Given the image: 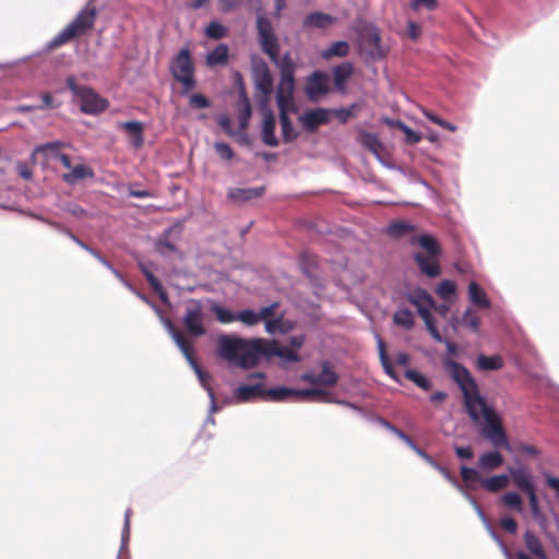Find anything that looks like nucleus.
<instances>
[{
  "label": "nucleus",
  "instance_id": "nucleus-28",
  "mask_svg": "<svg viewBox=\"0 0 559 559\" xmlns=\"http://www.w3.org/2000/svg\"><path fill=\"white\" fill-rule=\"evenodd\" d=\"M332 73L336 90L343 91L345 88L346 81L354 73V66L350 62H343L342 64L334 67Z\"/></svg>",
  "mask_w": 559,
  "mask_h": 559
},
{
  "label": "nucleus",
  "instance_id": "nucleus-4",
  "mask_svg": "<svg viewBox=\"0 0 559 559\" xmlns=\"http://www.w3.org/2000/svg\"><path fill=\"white\" fill-rule=\"evenodd\" d=\"M173 78L182 85V95H187L197 86L195 67L188 48H182L169 64Z\"/></svg>",
  "mask_w": 559,
  "mask_h": 559
},
{
  "label": "nucleus",
  "instance_id": "nucleus-21",
  "mask_svg": "<svg viewBox=\"0 0 559 559\" xmlns=\"http://www.w3.org/2000/svg\"><path fill=\"white\" fill-rule=\"evenodd\" d=\"M336 19L323 12H312L305 16L302 25L305 28L325 29L333 25Z\"/></svg>",
  "mask_w": 559,
  "mask_h": 559
},
{
  "label": "nucleus",
  "instance_id": "nucleus-11",
  "mask_svg": "<svg viewBox=\"0 0 559 559\" xmlns=\"http://www.w3.org/2000/svg\"><path fill=\"white\" fill-rule=\"evenodd\" d=\"M300 379L312 385L334 386L338 382V374L328 360L321 362V372L308 371L301 374Z\"/></svg>",
  "mask_w": 559,
  "mask_h": 559
},
{
  "label": "nucleus",
  "instance_id": "nucleus-6",
  "mask_svg": "<svg viewBox=\"0 0 559 559\" xmlns=\"http://www.w3.org/2000/svg\"><path fill=\"white\" fill-rule=\"evenodd\" d=\"M257 33L261 50L274 63L278 62L280 41L272 22L264 15L257 17Z\"/></svg>",
  "mask_w": 559,
  "mask_h": 559
},
{
  "label": "nucleus",
  "instance_id": "nucleus-30",
  "mask_svg": "<svg viewBox=\"0 0 559 559\" xmlns=\"http://www.w3.org/2000/svg\"><path fill=\"white\" fill-rule=\"evenodd\" d=\"M468 297L471 301L479 308L487 309L490 307V301L486 293L476 282L469 283Z\"/></svg>",
  "mask_w": 559,
  "mask_h": 559
},
{
  "label": "nucleus",
  "instance_id": "nucleus-27",
  "mask_svg": "<svg viewBox=\"0 0 559 559\" xmlns=\"http://www.w3.org/2000/svg\"><path fill=\"white\" fill-rule=\"evenodd\" d=\"M265 191L264 187L235 188L228 191V198L234 202H246L261 197Z\"/></svg>",
  "mask_w": 559,
  "mask_h": 559
},
{
  "label": "nucleus",
  "instance_id": "nucleus-62",
  "mask_svg": "<svg viewBox=\"0 0 559 559\" xmlns=\"http://www.w3.org/2000/svg\"><path fill=\"white\" fill-rule=\"evenodd\" d=\"M217 122L227 135H235V131L231 128V120L227 115H221L217 119Z\"/></svg>",
  "mask_w": 559,
  "mask_h": 559
},
{
  "label": "nucleus",
  "instance_id": "nucleus-2",
  "mask_svg": "<svg viewBox=\"0 0 559 559\" xmlns=\"http://www.w3.org/2000/svg\"><path fill=\"white\" fill-rule=\"evenodd\" d=\"M217 344L218 354L222 358L234 361L237 366L245 369L254 367L262 356L267 358L276 356L290 362L300 360L296 350L282 346L275 340H245L237 336L221 335Z\"/></svg>",
  "mask_w": 559,
  "mask_h": 559
},
{
  "label": "nucleus",
  "instance_id": "nucleus-60",
  "mask_svg": "<svg viewBox=\"0 0 559 559\" xmlns=\"http://www.w3.org/2000/svg\"><path fill=\"white\" fill-rule=\"evenodd\" d=\"M438 7L437 0H413L412 1V8L416 11L420 10L421 8H426L429 11H433Z\"/></svg>",
  "mask_w": 559,
  "mask_h": 559
},
{
  "label": "nucleus",
  "instance_id": "nucleus-23",
  "mask_svg": "<svg viewBox=\"0 0 559 559\" xmlns=\"http://www.w3.org/2000/svg\"><path fill=\"white\" fill-rule=\"evenodd\" d=\"M510 475L516 488L525 495L536 490L531 474L524 468H510Z\"/></svg>",
  "mask_w": 559,
  "mask_h": 559
},
{
  "label": "nucleus",
  "instance_id": "nucleus-29",
  "mask_svg": "<svg viewBox=\"0 0 559 559\" xmlns=\"http://www.w3.org/2000/svg\"><path fill=\"white\" fill-rule=\"evenodd\" d=\"M412 243H418L425 249L429 257L437 258L441 254V248L435 237L430 235H424L419 237H413Z\"/></svg>",
  "mask_w": 559,
  "mask_h": 559
},
{
  "label": "nucleus",
  "instance_id": "nucleus-56",
  "mask_svg": "<svg viewBox=\"0 0 559 559\" xmlns=\"http://www.w3.org/2000/svg\"><path fill=\"white\" fill-rule=\"evenodd\" d=\"M214 150L222 159L230 160L234 157L233 148L224 142H216Z\"/></svg>",
  "mask_w": 559,
  "mask_h": 559
},
{
  "label": "nucleus",
  "instance_id": "nucleus-52",
  "mask_svg": "<svg viewBox=\"0 0 559 559\" xmlns=\"http://www.w3.org/2000/svg\"><path fill=\"white\" fill-rule=\"evenodd\" d=\"M189 106L193 109H203L211 107V102L207 97L200 93L190 95Z\"/></svg>",
  "mask_w": 559,
  "mask_h": 559
},
{
  "label": "nucleus",
  "instance_id": "nucleus-24",
  "mask_svg": "<svg viewBox=\"0 0 559 559\" xmlns=\"http://www.w3.org/2000/svg\"><path fill=\"white\" fill-rule=\"evenodd\" d=\"M70 171L62 175V180L68 185H75L76 182L87 179V178H94L95 173L94 170L83 164H79L75 166H71L69 168Z\"/></svg>",
  "mask_w": 559,
  "mask_h": 559
},
{
  "label": "nucleus",
  "instance_id": "nucleus-10",
  "mask_svg": "<svg viewBox=\"0 0 559 559\" xmlns=\"http://www.w3.org/2000/svg\"><path fill=\"white\" fill-rule=\"evenodd\" d=\"M253 81L255 90L262 95L261 103L266 105L273 92V79L267 64L262 60L253 67Z\"/></svg>",
  "mask_w": 559,
  "mask_h": 559
},
{
  "label": "nucleus",
  "instance_id": "nucleus-5",
  "mask_svg": "<svg viewBox=\"0 0 559 559\" xmlns=\"http://www.w3.org/2000/svg\"><path fill=\"white\" fill-rule=\"evenodd\" d=\"M67 85L74 96L80 100V108L83 112L96 115L105 111L109 106L107 99L100 97L92 88L76 84L74 78L67 79Z\"/></svg>",
  "mask_w": 559,
  "mask_h": 559
},
{
  "label": "nucleus",
  "instance_id": "nucleus-36",
  "mask_svg": "<svg viewBox=\"0 0 559 559\" xmlns=\"http://www.w3.org/2000/svg\"><path fill=\"white\" fill-rule=\"evenodd\" d=\"M378 350H379V357L381 360V365L388 376H390L392 379H396L395 370L388 357L386 354V347L384 341L379 336L378 337Z\"/></svg>",
  "mask_w": 559,
  "mask_h": 559
},
{
  "label": "nucleus",
  "instance_id": "nucleus-12",
  "mask_svg": "<svg viewBox=\"0 0 559 559\" xmlns=\"http://www.w3.org/2000/svg\"><path fill=\"white\" fill-rule=\"evenodd\" d=\"M329 76L321 71H314L307 78L305 93L309 100L317 102L321 96L328 94Z\"/></svg>",
  "mask_w": 559,
  "mask_h": 559
},
{
  "label": "nucleus",
  "instance_id": "nucleus-31",
  "mask_svg": "<svg viewBox=\"0 0 559 559\" xmlns=\"http://www.w3.org/2000/svg\"><path fill=\"white\" fill-rule=\"evenodd\" d=\"M503 464V456L498 451L485 452L480 455L478 465L481 469L493 471Z\"/></svg>",
  "mask_w": 559,
  "mask_h": 559
},
{
  "label": "nucleus",
  "instance_id": "nucleus-42",
  "mask_svg": "<svg viewBox=\"0 0 559 559\" xmlns=\"http://www.w3.org/2000/svg\"><path fill=\"white\" fill-rule=\"evenodd\" d=\"M281 71V76H295L296 64L289 53H285L282 58L278 57L276 63Z\"/></svg>",
  "mask_w": 559,
  "mask_h": 559
},
{
  "label": "nucleus",
  "instance_id": "nucleus-50",
  "mask_svg": "<svg viewBox=\"0 0 559 559\" xmlns=\"http://www.w3.org/2000/svg\"><path fill=\"white\" fill-rule=\"evenodd\" d=\"M526 496L528 498V504H530V509H531L533 518L537 521L544 520V514H543L540 506H539L536 490L531 493H527Z\"/></svg>",
  "mask_w": 559,
  "mask_h": 559
},
{
  "label": "nucleus",
  "instance_id": "nucleus-46",
  "mask_svg": "<svg viewBox=\"0 0 559 559\" xmlns=\"http://www.w3.org/2000/svg\"><path fill=\"white\" fill-rule=\"evenodd\" d=\"M455 292H456V285L453 281H450V280L441 281L436 288V293L442 299H449L450 297H452L455 294Z\"/></svg>",
  "mask_w": 559,
  "mask_h": 559
},
{
  "label": "nucleus",
  "instance_id": "nucleus-22",
  "mask_svg": "<svg viewBox=\"0 0 559 559\" xmlns=\"http://www.w3.org/2000/svg\"><path fill=\"white\" fill-rule=\"evenodd\" d=\"M236 397L240 402H248L254 399H265V388L262 382L255 384H243L240 385L235 393Z\"/></svg>",
  "mask_w": 559,
  "mask_h": 559
},
{
  "label": "nucleus",
  "instance_id": "nucleus-25",
  "mask_svg": "<svg viewBox=\"0 0 559 559\" xmlns=\"http://www.w3.org/2000/svg\"><path fill=\"white\" fill-rule=\"evenodd\" d=\"M525 548L536 559H547L546 550L542 544L540 538L532 531L527 530L523 535Z\"/></svg>",
  "mask_w": 559,
  "mask_h": 559
},
{
  "label": "nucleus",
  "instance_id": "nucleus-13",
  "mask_svg": "<svg viewBox=\"0 0 559 559\" xmlns=\"http://www.w3.org/2000/svg\"><path fill=\"white\" fill-rule=\"evenodd\" d=\"M406 300L416 307L423 320L432 317L431 310L435 307L432 296L424 288H415L406 295Z\"/></svg>",
  "mask_w": 559,
  "mask_h": 559
},
{
  "label": "nucleus",
  "instance_id": "nucleus-63",
  "mask_svg": "<svg viewBox=\"0 0 559 559\" xmlns=\"http://www.w3.org/2000/svg\"><path fill=\"white\" fill-rule=\"evenodd\" d=\"M312 392L310 389H293V400L309 401L312 400Z\"/></svg>",
  "mask_w": 559,
  "mask_h": 559
},
{
  "label": "nucleus",
  "instance_id": "nucleus-19",
  "mask_svg": "<svg viewBox=\"0 0 559 559\" xmlns=\"http://www.w3.org/2000/svg\"><path fill=\"white\" fill-rule=\"evenodd\" d=\"M130 136V144L134 148H140L144 143V124L141 121H124L118 126Z\"/></svg>",
  "mask_w": 559,
  "mask_h": 559
},
{
  "label": "nucleus",
  "instance_id": "nucleus-45",
  "mask_svg": "<svg viewBox=\"0 0 559 559\" xmlns=\"http://www.w3.org/2000/svg\"><path fill=\"white\" fill-rule=\"evenodd\" d=\"M405 377L423 390L428 391L431 388L430 380L427 379L424 374H421L420 372H418L416 370H413V369L407 370L405 372Z\"/></svg>",
  "mask_w": 559,
  "mask_h": 559
},
{
  "label": "nucleus",
  "instance_id": "nucleus-18",
  "mask_svg": "<svg viewBox=\"0 0 559 559\" xmlns=\"http://www.w3.org/2000/svg\"><path fill=\"white\" fill-rule=\"evenodd\" d=\"M275 127L276 121L273 111L270 109L264 110L261 136L263 143L271 147H275L280 143L275 135Z\"/></svg>",
  "mask_w": 559,
  "mask_h": 559
},
{
  "label": "nucleus",
  "instance_id": "nucleus-44",
  "mask_svg": "<svg viewBox=\"0 0 559 559\" xmlns=\"http://www.w3.org/2000/svg\"><path fill=\"white\" fill-rule=\"evenodd\" d=\"M391 126H395L405 134V141L407 144L414 145L421 141V135L413 131L408 126L402 121L390 122Z\"/></svg>",
  "mask_w": 559,
  "mask_h": 559
},
{
  "label": "nucleus",
  "instance_id": "nucleus-16",
  "mask_svg": "<svg viewBox=\"0 0 559 559\" xmlns=\"http://www.w3.org/2000/svg\"><path fill=\"white\" fill-rule=\"evenodd\" d=\"M236 110L237 118L239 121V129L243 132L248 129L249 121L252 115L250 100L243 86L239 91V96L236 103Z\"/></svg>",
  "mask_w": 559,
  "mask_h": 559
},
{
  "label": "nucleus",
  "instance_id": "nucleus-8",
  "mask_svg": "<svg viewBox=\"0 0 559 559\" xmlns=\"http://www.w3.org/2000/svg\"><path fill=\"white\" fill-rule=\"evenodd\" d=\"M204 307L201 300L199 299H190L187 302L185 314L182 318V324L191 336H203L206 333V328L204 326Z\"/></svg>",
  "mask_w": 559,
  "mask_h": 559
},
{
  "label": "nucleus",
  "instance_id": "nucleus-47",
  "mask_svg": "<svg viewBox=\"0 0 559 559\" xmlns=\"http://www.w3.org/2000/svg\"><path fill=\"white\" fill-rule=\"evenodd\" d=\"M205 34L209 38L221 39L226 36L227 31L221 23L213 21L206 26Z\"/></svg>",
  "mask_w": 559,
  "mask_h": 559
},
{
  "label": "nucleus",
  "instance_id": "nucleus-41",
  "mask_svg": "<svg viewBox=\"0 0 559 559\" xmlns=\"http://www.w3.org/2000/svg\"><path fill=\"white\" fill-rule=\"evenodd\" d=\"M211 310L221 323H230L237 320V313H233L229 309L218 304H213Z\"/></svg>",
  "mask_w": 559,
  "mask_h": 559
},
{
  "label": "nucleus",
  "instance_id": "nucleus-59",
  "mask_svg": "<svg viewBox=\"0 0 559 559\" xmlns=\"http://www.w3.org/2000/svg\"><path fill=\"white\" fill-rule=\"evenodd\" d=\"M277 308H278L277 302H273L272 305H270L267 307L261 308L260 311L258 312L259 321L265 320V322H266L267 320L273 319Z\"/></svg>",
  "mask_w": 559,
  "mask_h": 559
},
{
  "label": "nucleus",
  "instance_id": "nucleus-32",
  "mask_svg": "<svg viewBox=\"0 0 559 559\" xmlns=\"http://www.w3.org/2000/svg\"><path fill=\"white\" fill-rule=\"evenodd\" d=\"M349 50L350 47L347 41H334L329 48L321 51V58L324 60H330L333 57H346L349 53Z\"/></svg>",
  "mask_w": 559,
  "mask_h": 559
},
{
  "label": "nucleus",
  "instance_id": "nucleus-7",
  "mask_svg": "<svg viewBox=\"0 0 559 559\" xmlns=\"http://www.w3.org/2000/svg\"><path fill=\"white\" fill-rule=\"evenodd\" d=\"M462 480L469 489H475L479 484L481 488L489 492H498L504 489L509 484V477L504 474L495 475L487 479H481L480 474L472 467L462 466L460 469Z\"/></svg>",
  "mask_w": 559,
  "mask_h": 559
},
{
  "label": "nucleus",
  "instance_id": "nucleus-43",
  "mask_svg": "<svg viewBox=\"0 0 559 559\" xmlns=\"http://www.w3.org/2000/svg\"><path fill=\"white\" fill-rule=\"evenodd\" d=\"M76 245H79L81 248L85 249L86 251H88L91 254H93L96 259H98L104 265H106L108 269H110L114 274L122 282L124 283L128 287L131 288V285L122 277V275L117 271L115 270L111 264L100 255V253L94 249H92L91 247H88L86 243H84L81 239H79V241L76 242Z\"/></svg>",
  "mask_w": 559,
  "mask_h": 559
},
{
  "label": "nucleus",
  "instance_id": "nucleus-35",
  "mask_svg": "<svg viewBox=\"0 0 559 559\" xmlns=\"http://www.w3.org/2000/svg\"><path fill=\"white\" fill-rule=\"evenodd\" d=\"M395 324L403 326L406 330H411L415 324V318L411 310L406 308H400L393 316Z\"/></svg>",
  "mask_w": 559,
  "mask_h": 559
},
{
  "label": "nucleus",
  "instance_id": "nucleus-38",
  "mask_svg": "<svg viewBox=\"0 0 559 559\" xmlns=\"http://www.w3.org/2000/svg\"><path fill=\"white\" fill-rule=\"evenodd\" d=\"M477 365L481 370H499L503 366L500 356H485L480 355L477 359Z\"/></svg>",
  "mask_w": 559,
  "mask_h": 559
},
{
  "label": "nucleus",
  "instance_id": "nucleus-17",
  "mask_svg": "<svg viewBox=\"0 0 559 559\" xmlns=\"http://www.w3.org/2000/svg\"><path fill=\"white\" fill-rule=\"evenodd\" d=\"M299 121L306 130L314 131L319 126L329 121V112L323 108L307 110L299 117Z\"/></svg>",
  "mask_w": 559,
  "mask_h": 559
},
{
  "label": "nucleus",
  "instance_id": "nucleus-58",
  "mask_svg": "<svg viewBox=\"0 0 559 559\" xmlns=\"http://www.w3.org/2000/svg\"><path fill=\"white\" fill-rule=\"evenodd\" d=\"M424 322H425V325H426L428 332L432 336V338L438 343H443L444 338L442 337V335L440 334V332L438 331V329L436 326L433 316L428 319H425Z\"/></svg>",
  "mask_w": 559,
  "mask_h": 559
},
{
  "label": "nucleus",
  "instance_id": "nucleus-33",
  "mask_svg": "<svg viewBox=\"0 0 559 559\" xmlns=\"http://www.w3.org/2000/svg\"><path fill=\"white\" fill-rule=\"evenodd\" d=\"M228 60V47L225 44H219L206 56V64L209 67H216L225 64Z\"/></svg>",
  "mask_w": 559,
  "mask_h": 559
},
{
  "label": "nucleus",
  "instance_id": "nucleus-1",
  "mask_svg": "<svg viewBox=\"0 0 559 559\" xmlns=\"http://www.w3.org/2000/svg\"><path fill=\"white\" fill-rule=\"evenodd\" d=\"M444 367L462 391L466 413L473 421H485L483 436L490 441L493 447L510 450V443L503 429L501 419L495 409L487 404L486 397L480 394L479 386L463 365L454 361H444Z\"/></svg>",
  "mask_w": 559,
  "mask_h": 559
},
{
  "label": "nucleus",
  "instance_id": "nucleus-15",
  "mask_svg": "<svg viewBox=\"0 0 559 559\" xmlns=\"http://www.w3.org/2000/svg\"><path fill=\"white\" fill-rule=\"evenodd\" d=\"M64 146L63 142L55 141L37 146L35 152L44 154L47 158L58 159L66 168H71L70 156L61 152Z\"/></svg>",
  "mask_w": 559,
  "mask_h": 559
},
{
  "label": "nucleus",
  "instance_id": "nucleus-39",
  "mask_svg": "<svg viewBox=\"0 0 559 559\" xmlns=\"http://www.w3.org/2000/svg\"><path fill=\"white\" fill-rule=\"evenodd\" d=\"M414 231V227L406 222H394L388 227V234L393 238H401Z\"/></svg>",
  "mask_w": 559,
  "mask_h": 559
},
{
  "label": "nucleus",
  "instance_id": "nucleus-53",
  "mask_svg": "<svg viewBox=\"0 0 559 559\" xmlns=\"http://www.w3.org/2000/svg\"><path fill=\"white\" fill-rule=\"evenodd\" d=\"M237 320L246 325H255L259 322V316L251 309H245L237 313Z\"/></svg>",
  "mask_w": 559,
  "mask_h": 559
},
{
  "label": "nucleus",
  "instance_id": "nucleus-26",
  "mask_svg": "<svg viewBox=\"0 0 559 559\" xmlns=\"http://www.w3.org/2000/svg\"><path fill=\"white\" fill-rule=\"evenodd\" d=\"M280 110V123L282 129V136L285 143L293 142L297 139L298 133L295 131L292 120L289 118V112H295L290 108H278Z\"/></svg>",
  "mask_w": 559,
  "mask_h": 559
},
{
  "label": "nucleus",
  "instance_id": "nucleus-64",
  "mask_svg": "<svg viewBox=\"0 0 559 559\" xmlns=\"http://www.w3.org/2000/svg\"><path fill=\"white\" fill-rule=\"evenodd\" d=\"M500 526L510 534H515L518 531L516 521L512 518H502L500 520Z\"/></svg>",
  "mask_w": 559,
  "mask_h": 559
},
{
  "label": "nucleus",
  "instance_id": "nucleus-37",
  "mask_svg": "<svg viewBox=\"0 0 559 559\" xmlns=\"http://www.w3.org/2000/svg\"><path fill=\"white\" fill-rule=\"evenodd\" d=\"M360 143L364 147L369 150L374 154H379L382 150V144L378 136L370 132H361L360 133Z\"/></svg>",
  "mask_w": 559,
  "mask_h": 559
},
{
  "label": "nucleus",
  "instance_id": "nucleus-55",
  "mask_svg": "<svg viewBox=\"0 0 559 559\" xmlns=\"http://www.w3.org/2000/svg\"><path fill=\"white\" fill-rule=\"evenodd\" d=\"M145 278L147 280L150 286L159 294L160 298L163 300L166 299V293L163 289V286L159 282V280L150 271H144Z\"/></svg>",
  "mask_w": 559,
  "mask_h": 559
},
{
  "label": "nucleus",
  "instance_id": "nucleus-61",
  "mask_svg": "<svg viewBox=\"0 0 559 559\" xmlns=\"http://www.w3.org/2000/svg\"><path fill=\"white\" fill-rule=\"evenodd\" d=\"M516 451L520 454L526 455V456H536L539 454V450L535 445L527 444V443H520L516 447Z\"/></svg>",
  "mask_w": 559,
  "mask_h": 559
},
{
  "label": "nucleus",
  "instance_id": "nucleus-20",
  "mask_svg": "<svg viewBox=\"0 0 559 559\" xmlns=\"http://www.w3.org/2000/svg\"><path fill=\"white\" fill-rule=\"evenodd\" d=\"M414 260L423 274L430 278L438 277L441 273V267L436 258L416 253Z\"/></svg>",
  "mask_w": 559,
  "mask_h": 559
},
{
  "label": "nucleus",
  "instance_id": "nucleus-51",
  "mask_svg": "<svg viewBox=\"0 0 559 559\" xmlns=\"http://www.w3.org/2000/svg\"><path fill=\"white\" fill-rule=\"evenodd\" d=\"M382 425L388 429L390 430L391 432H393L396 437H399L402 441H404L412 450L415 448L416 443L414 442V440L412 438H409L404 431H402L401 429L396 428L395 426H393L392 424H390L389 421L386 420H381Z\"/></svg>",
  "mask_w": 559,
  "mask_h": 559
},
{
  "label": "nucleus",
  "instance_id": "nucleus-3",
  "mask_svg": "<svg viewBox=\"0 0 559 559\" xmlns=\"http://www.w3.org/2000/svg\"><path fill=\"white\" fill-rule=\"evenodd\" d=\"M97 16L96 7L93 0L88 1L86 5L76 14V16L69 23L57 36L49 43V48H58L75 37L84 35L86 32L94 27Z\"/></svg>",
  "mask_w": 559,
  "mask_h": 559
},
{
  "label": "nucleus",
  "instance_id": "nucleus-57",
  "mask_svg": "<svg viewBox=\"0 0 559 559\" xmlns=\"http://www.w3.org/2000/svg\"><path fill=\"white\" fill-rule=\"evenodd\" d=\"M480 319L472 310L465 311L463 316V324L468 326L473 331H477L479 328Z\"/></svg>",
  "mask_w": 559,
  "mask_h": 559
},
{
  "label": "nucleus",
  "instance_id": "nucleus-48",
  "mask_svg": "<svg viewBox=\"0 0 559 559\" xmlns=\"http://www.w3.org/2000/svg\"><path fill=\"white\" fill-rule=\"evenodd\" d=\"M266 332L273 334L276 332L286 333L289 326L285 325L282 317L270 319L265 322Z\"/></svg>",
  "mask_w": 559,
  "mask_h": 559
},
{
  "label": "nucleus",
  "instance_id": "nucleus-34",
  "mask_svg": "<svg viewBox=\"0 0 559 559\" xmlns=\"http://www.w3.org/2000/svg\"><path fill=\"white\" fill-rule=\"evenodd\" d=\"M293 400V389L286 386H277L272 389H265L266 402H284Z\"/></svg>",
  "mask_w": 559,
  "mask_h": 559
},
{
  "label": "nucleus",
  "instance_id": "nucleus-49",
  "mask_svg": "<svg viewBox=\"0 0 559 559\" xmlns=\"http://www.w3.org/2000/svg\"><path fill=\"white\" fill-rule=\"evenodd\" d=\"M424 116L429 119L431 122L451 131V132H454L456 131V126L445 121L444 119L440 118L438 115L433 114L432 111L428 110V109H421Z\"/></svg>",
  "mask_w": 559,
  "mask_h": 559
},
{
  "label": "nucleus",
  "instance_id": "nucleus-14",
  "mask_svg": "<svg viewBox=\"0 0 559 559\" xmlns=\"http://www.w3.org/2000/svg\"><path fill=\"white\" fill-rule=\"evenodd\" d=\"M295 90V76H281L276 91V103L278 108H290L297 110L293 100Z\"/></svg>",
  "mask_w": 559,
  "mask_h": 559
},
{
  "label": "nucleus",
  "instance_id": "nucleus-40",
  "mask_svg": "<svg viewBox=\"0 0 559 559\" xmlns=\"http://www.w3.org/2000/svg\"><path fill=\"white\" fill-rule=\"evenodd\" d=\"M501 502L506 507H508L516 512H520V513L523 512V499L516 492L510 491V492L504 493L501 497Z\"/></svg>",
  "mask_w": 559,
  "mask_h": 559
},
{
  "label": "nucleus",
  "instance_id": "nucleus-54",
  "mask_svg": "<svg viewBox=\"0 0 559 559\" xmlns=\"http://www.w3.org/2000/svg\"><path fill=\"white\" fill-rule=\"evenodd\" d=\"M368 41L373 48V50L371 51L372 56H377L379 58L384 57V52L381 48V37L378 32H372L368 37Z\"/></svg>",
  "mask_w": 559,
  "mask_h": 559
},
{
  "label": "nucleus",
  "instance_id": "nucleus-9",
  "mask_svg": "<svg viewBox=\"0 0 559 559\" xmlns=\"http://www.w3.org/2000/svg\"><path fill=\"white\" fill-rule=\"evenodd\" d=\"M167 325H168V330H169L174 341L176 342L177 346L180 348L181 353L187 358V360L193 366V368H194L195 372L198 373L201 382L205 386V381H206L207 376H206L205 372H203L201 370V368L195 362L192 343L169 320L167 321Z\"/></svg>",
  "mask_w": 559,
  "mask_h": 559
}]
</instances>
